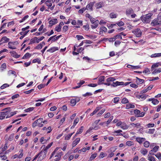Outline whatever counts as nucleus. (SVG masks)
Instances as JSON below:
<instances>
[{
  "mask_svg": "<svg viewBox=\"0 0 161 161\" xmlns=\"http://www.w3.org/2000/svg\"><path fill=\"white\" fill-rule=\"evenodd\" d=\"M2 112H0V119H4L6 116V119L11 117L10 116L11 111V108L8 107L3 109L2 110Z\"/></svg>",
  "mask_w": 161,
  "mask_h": 161,
  "instance_id": "obj_1",
  "label": "nucleus"
},
{
  "mask_svg": "<svg viewBox=\"0 0 161 161\" xmlns=\"http://www.w3.org/2000/svg\"><path fill=\"white\" fill-rule=\"evenodd\" d=\"M152 15V14L149 13L146 15H143L141 17V20L144 22L147 23H148L150 21L151 17Z\"/></svg>",
  "mask_w": 161,
  "mask_h": 161,
  "instance_id": "obj_2",
  "label": "nucleus"
},
{
  "mask_svg": "<svg viewBox=\"0 0 161 161\" xmlns=\"http://www.w3.org/2000/svg\"><path fill=\"white\" fill-rule=\"evenodd\" d=\"M132 33L136 35V37H140L142 35V32L139 29H136L132 31Z\"/></svg>",
  "mask_w": 161,
  "mask_h": 161,
  "instance_id": "obj_3",
  "label": "nucleus"
},
{
  "mask_svg": "<svg viewBox=\"0 0 161 161\" xmlns=\"http://www.w3.org/2000/svg\"><path fill=\"white\" fill-rule=\"evenodd\" d=\"M47 152V150L45 149H43L39 153V154H40V156H39L38 158V159L40 158L43 159L46 156V155Z\"/></svg>",
  "mask_w": 161,
  "mask_h": 161,
  "instance_id": "obj_4",
  "label": "nucleus"
},
{
  "mask_svg": "<svg viewBox=\"0 0 161 161\" xmlns=\"http://www.w3.org/2000/svg\"><path fill=\"white\" fill-rule=\"evenodd\" d=\"M159 19L158 18H156L153 19L151 23V25L153 26H155L157 25H161V21H158Z\"/></svg>",
  "mask_w": 161,
  "mask_h": 161,
  "instance_id": "obj_5",
  "label": "nucleus"
},
{
  "mask_svg": "<svg viewBox=\"0 0 161 161\" xmlns=\"http://www.w3.org/2000/svg\"><path fill=\"white\" fill-rule=\"evenodd\" d=\"M115 80V78L114 77H110L107 79L106 81L107 82L103 83V84L107 86H110V85H111L112 84H111V82H113Z\"/></svg>",
  "mask_w": 161,
  "mask_h": 161,
  "instance_id": "obj_6",
  "label": "nucleus"
},
{
  "mask_svg": "<svg viewBox=\"0 0 161 161\" xmlns=\"http://www.w3.org/2000/svg\"><path fill=\"white\" fill-rule=\"evenodd\" d=\"M42 118H39L36 120L32 124V127L34 128L36 126H37L38 124L42 123Z\"/></svg>",
  "mask_w": 161,
  "mask_h": 161,
  "instance_id": "obj_7",
  "label": "nucleus"
},
{
  "mask_svg": "<svg viewBox=\"0 0 161 161\" xmlns=\"http://www.w3.org/2000/svg\"><path fill=\"white\" fill-rule=\"evenodd\" d=\"M159 147L158 146H156L154 147L152 150L149 151V153L150 155H154V153L156 152L158 150Z\"/></svg>",
  "mask_w": 161,
  "mask_h": 161,
  "instance_id": "obj_8",
  "label": "nucleus"
},
{
  "mask_svg": "<svg viewBox=\"0 0 161 161\" xmlns=\"http://www.w3.org/2000/svg\"><path fill=\"white\" fill-rule=\"evenodd\" d=\"M9 40V39L5 36H3L0 40V42H1L0 45L3 44V43H6L8 42Z\"/></svg>",
  "mask_w": 161,
  "mask_h": 161,
  "instance_id": "obj_9",
  "label": "nucleus"
},
{
  "mask_svg": "<svg viewBox=\"0 0 161 161\" xmlns=\"http://www.w3.org/2000/svg\"><path fill=\"white\" fill-rule=\"evenodd\" d=\"M94 4V2H90L89 4H88L86 7V9L88 10L91 9V10H93L92 7Z\"/></svg>",
  "mask_w": 161,
  "mask_h": 161,
  "instance_id": "obj_10",
  "label": "nucleus"
},
{
  "mask_svg": "<svg viewBox=\"0 0 161 161\" xmlns=\"http://www.w3.org/2000/svg\"><path fill=\"white\" fill-rule=\"evenodd\" d=\"M63 155V153L61 151L58 153L55 156V157H58V158H55L54 161H58L61 158V156Z\"/></svg>",
  "mask_w": 161,
  "mask_h": 161,
  "instance_id": "obj_11",
  "label": "nucleus"
},
{
  "mask_svg": "<svg viewBox=\"0 0 161 161\" xmlns=\"http://www.w3.org/2000/svg\"><path fill=\"white\" fill-rule=\"evenodd\" d=\"M123 84L124 82H119L117 81L115 82H113V83L111 84V86L113 87H116L118 86L122 85Z\"/></svg>",
  "mask_w": 161,
  "mask_h": 161,
  "instance_id": "obj_12",
  "label": "nucleus"
},
{
  "mask_svg": "<svg viewBox=\"0 0 161 161\" xmlns=\"http://www.w3.org/2000/svg\"><path fill=\"white\" fill-rule=\"evenodd\" d=\"M134 11L133 9L131 8H128L126 11V14L127 15H130L133 13Z\"/></svg>",
  "mask_w": 161,
  "mask_h": 161,
  "instance_id": "obj_13",
  "label": "nucleus"
},
{
  "mask_svg": "<svg viewBox=\"0 0 161 161\" xmlns=\"http://www.w3.org/2000/svg\"><path fill=\"white\" fill-rule=\"evenodd\" d=\"M10 53L12 56L16 58H19L20 56V55H18L16 52L14 51H11Z\"/></svg>",
  "mask_w": 161,
  "mask_h": 161,
  "instance_id": "obj_14",
  "label": "nucleus"
},
{
  "mask_svg": "<svg viewBox=\"0 0 161 161\" xmlns=\"http://www.w3.org/2000/svg\"><path fill=\"white\" fill-rule=\"evenodd\" d=\"M148 101H152V103L154 105L158 104L159 103V101L156 99L154 98H150L148 100Z\"/></svg>",
  "mask_w": 161,
  "mask_h": 161,
  "instance_id": "obj_15",
  "label": "nucleus"
},
{
  "mask_svg": "<svg viewBox=\"0 0 161 161\" xmlns=\"http://www.w3.org/2000/svg\"><path fill=\"white\" fill-rule=\"evenodd\" d=\"M136 140L140 144H141L145 141V139L142 137H137L136 138Z\"/></svg>",
  "mask_w": 161,
  "mask_h": 161,
  "instance_id": "obj_16",
  "label": "nucleus"
},
{
  "mask_svg": "<svg viewBox=\"0 0 161 161\" xmlns=\"http://www.w3.org/2000/svg\"><path fill=\"white\" fill-rule=\"evenodd\" d=\"M58 50V47H51L50 49H48L47 51V52H50V53H53L54 51Z\"/></svg>",
  "mask_w": 161,
  "mask_h": 161,
  "instance_id": "obj_17",
  "label": "nucleus"
},
{
  "mask_svg": "<svg viewBox=\"0 0 161 161\" xmlns=\"http://www.w3.org/2000/svg\"><path fill=\"white\" fill-rule=\"evenodd\" d=\"M129 126L128 125H127L125 123H122L121 125V128L123 130H126L129 128Z\"/></svg>",
  "mask_w": 161,
  "mask_h": 161,
  "instance_id": "obj_18",
  "label": "nucleus"
},
{
  "mask_svg": "<svg viewBox=\"0 0 161 161\" xmlns=\"http://www.w3.org/2000/svg\"><path fill=\"white\" fill-rule=\"evenodd\" d=\"M57 23V19H53L50 20L49 23L50 24H51L52 25H55Z\"/></svg>",
  "mask_w": 161,
  "mask_h": 161,
  "instance_id": "obj_19",
  "label": "nucleus"
},
{
  "mask_svg": "<svg viewBox=\"0 0 161 161\" xmlns=\"http://www.w3.org/2000/svg\"><path fill=\"white\" fill-rule=\"evenodd\" d=\"M80 141V138H77L75 141L73 142L72 144V147H73L75 146L79 143Z\"/></svg>",
  "mask_w": 161,
  "mask_h": 161,
  "instance_id": "obj_20",
  "label": "nucleus"
},
{
  "mask_svg": "<svg viewBox=\"0 0 161 161\" xmlns=\"http://www.w3.org/2000/svg\"><path fill=\"white\" fill-rule=\"evenodd\" d=\"M101 108V107H97L95 110L93 111V112L92 113L90 114V115L91 116H93V115L96 113L98 111L100 110Z\"/></svg>",
  "mask_w": 161,
  "mask_h": 161,
  "instance_id": "obj_21",
  "label": "nucleus"
},
{
  "mask_svg": "<svg viewBox=\"0 0 161 161\" xmlns=\"http://www.w3.org/2000/svg\"><path fill=\"white\" fill-rule=\"evenodd\" d=\"M150 57L152 58L159 57H161V53H155L153 54Z\"/></svg>",
  "mask_w": 161,
  "mask_h": 161,
  "instance_id": "obj_22",
  "label": "nucleus"
},
{
  "mask_svg": "<svg viewBox=\"0 0 161 161\" xmlns=\"http://www.w3.org/2000/svg\"><path fill=\"white\" fill-rule=\"evenodd\" d=\"M135 107V106L134 105L129 103L126 105L125 108L126 109H128L131 108H134Z\"/></svg>",
  "mask_w": 161,
  "mask_h": 161,
  "instance_id": "obj_23",
  "label": "nucleus"
},
{
  "mask_svg": "<svg viewBox=\"0 0 161 161\" xmlns=\"http://www.w3.org/2000/svg\"><path fill=\"white\" fill-rule=\"evenodd\" d=\"M136 79L137 80H136V82L138 85L141 84L143 83L144 82V80L143 79H141L139 78H138L137 77H136Z\"/></svg>",
  "mask_w": 161,
  "mask_h": 161,
  "instance_id": "obj_24",
  "label": "nucleus"
},
{
  "mask_svg": "<svg viewBox=\"0 0 161 161\" xmlns=\"http://www.w3.org/2000/svg\"><path fill=\"white\" fill-rule=\"evenodd\" d=\"M122 131L121 130H117L115 131L113 133H116L118 134L116 135V136H123V134L122 133H121V132H122Z\"/></svg>",
  "mask_w": 161,
  "mask_h": 161,
  "instance_id": "obj_25",
  "label": "nucleus"
},
{
  "mask_svg": "<svg viewBox=\"0 0 161 161\" xmlns=\"http://www.w3.org/2000/svg\"><path fill=\"white\" fill-rule=\"evenodd\" d=\"M147 150L144 148H142L141 150V153L143 155H145L147 153Z\"/></svg>",
  "mask_w": 161,
  "mask_h": 161,
  "instance_id": "obj_26",
  "label": "nucleus"
},
{
  "mask_svg": "<svg viewBox=\"0 0 161 161\" xmlns=\"http://www.w3.org/2000/svg\"><path fill=\"white\" fill-rule=\"evenodd\" d=\"M60 148V147H56L54 150L53 152L51 154L50 157V159L53 156V155L55 154V153Z\"/></svg>",
  "mask_w": 161,
  "mask_h": 161,
  "instance_id": "obj_27",
  "label": "nucleus"
},
{
  "mask_svg": "<svg viewBox=\"0 0 161 161\" xmlns=\"http://www.w3.org/2000/svg\"><path fill=\"white\" fill-rule=\"evenodd\" d=\"M31 56V54L28 53H26L23 57L22 58L23 59H27L29 58Z\"/></svg>",
  "mask_w": 161,
  "mask_h": 161,
  "instance_id": "obj_28",
  "label": "nucleus"
},
{
  "mask_svg": "<svg viewBox=\"0 0 161 161\" xmlns=\"http://www.w3.org/2000/svg\"><path fill=\"white\" fill-rule=\"evenodd\" d=\"M103 3L102 2H100L96 4V8H99L102 7Z\"/></svg>",
  "mask_w": 161,
  "mask_h": 161,
  "instance_id": "obj_29",
  "label": "nucleus"
},
{
  "mask_svg": "<svg viewBox=\"0 0 161 161\" xmlns=\"http://www.w3.org/2000/svg\"><path fill=\"white\" fill-rule=\"evenodd\" d=\"M74 133V132H73V133L69 134L67 135L66 136H65V140H69L70 138L72 135Z\"/></svg>",
  "mask_w": 161,
  "mask_h": 161,
  "instance_id": "obj_30",
  "label": "nucleus"
},
{
  "mask_svg": "<svg viewBox=\"0 0 161 161\" xmlns=\"http://www.w3.org/2000/svg\"><path fill=\"white\" fill-rule=\"evenodd\" d=\"M76 101L75 99H71L70 102V105L72 106H75L76 104Z\"/></svg>",
  "mask_w": 161,
  "mask_h": 161,
  "instance_id": "obj_31",
  "label": "nucleus"
},
{
  "mask_svg": "<svg viewBox=\"0 0 161 161\" xmlns=\"http://www.w3.org/2000/svg\"><path fill=\"white\" fill-rule=\"evenodd\" d=\"M37 62L38 64H40L41 63V60L39 58H36L34 59L32 61V63H33Z\"/></svg>",
  "mask_w": 161,
  "mask_h": 161,
  "instance_id": "obj_32",
  "label": "nucleus"
},
{
  "mask_svg": "<svg viewBox=\"0 0 161 161\" xmlns=\"http://www.w3.org/2000/svg\"><path fill=\"white\" fill-rule=\"evenodd\" d=\"M109 16L111 18H115L117 17V14L114 13H111L110 14Z\"/></svg>",
  "mask_w": 161,
  "mask_h": 161,
  "instance_id": "obj_33",
  "label": "nucleus"
},
{
  "mask_svg": "<svg viewBox=\"0 0 161 161\" xmlns=\"http://www.w3.org/2000/svg\"><path fill=\"white\" fill-rule=\"evenodd\" d=\"M62 27L59 25L56 26L55 28V31H56L58 32H59L61 31V28Z\"/></svg>",
  "mask_w": 161,
  "mask_h": 161,
  "instance_id": "obj_34",
  "label": "nucleus"
},
{
  "mask_svg": "<svg viewBox=\"0 0 161 161\" xmlns=\"http://www.w3.org/2000/svg\"><path fill=\"white\" fill-rule=\"evenodd\" d=\"M155 130L154 129H149L148 131H146V132L148 134H153L154 133Z\"/></svg>",
  "mask_w": 161,
  "mask_h": 161,
  "instance_id": "obj_35",
  "label": "nucleus"
},
{
  "mask_svg": "<svg viewBox=\"0 0 161 161\" xmlns=\"http://www.w3.org/2000/svg\"><path fill=\"white\" fill-rule=\"evenodd\" d=\"M159 65H161V63L158 62L153 64L152 66V68H154L157 67Z\"/></svg>",
  "mask_w": 161,
  "mask_h": 161,
  "instance_id": "obj_36",
  "label": "nucleus"
},
{
  "mask_svg": "<svg viewBox=\"0 0 161 161\" xmlns=\"http://www.w3.org/2000/svg\"><path fill=\"white\" fill-rule=\"evenodd\" d=\"M161 72V68H159L158 69H157L155 70L152 73L153 74H155L158 73H160Z\"/></svg>",
  "mask_w": 161,
  "mask_h": 161,
  "instance_id": "obj_37",
  "label": "nucleus"
},
{
  "mask_svg": "<svg viewBox=\"0 0 161 161\" xmlns=\"http://www.w3.org/2000/svg\"><path fill=\"white\" fill-rule=\"evenodd\" d=\"M83 128L84 127L83 126H81L79 130H78L76 133V134H81L83 131Z\"/></svg>",
  "mask_w": 161,
  "mask_h": 161,
  "instance_id": "obj_38",
  "label": "nucleus"
},
{
  "mask_svg": "<svg viewBox=\"0 0 161 161\" xmlns=\"http://www.w3.org/2000/svg\"><path fill=\"white\" fill-rule=\"evenodd\" d=\"M97 154L94 153L91 155L90 158V160L91 161L92 160L94 159L97 156Z\"/></svg>",
  "mask_w": 161,
  "mask_h": 161,
  "instance_id": "obj_39",
  "label": "nucleus"
},
{
  "mask_svg": "<svg viewBox=\"0 0 161 161\" xmlns=\"http://www.w3.org/2000/svg\"><path fill=\"white\" fill-rule=\"evenodd\" d=\"M148 160L150 161H156L154 158L153 157L150 156L149 155H148Z\"/></svg>",
  "mask_w": 161,
  "mask_h": 161,
  "instance_id": "obj_40",
  "label": "nucleus"
},
{
  "mask_svg": "<svg viewBox=\"0 0 161 161\" xmlns=\"http://www.w3.org/2000/svg\"><path fill=\"white\" fill-rule=\"evenodd\" d=\"M129 102L128 100L127 99L125 98L122 99L121 103L123 104H125L128 103Z\"/></svg>",
  "mask_w": 161,
  "mask_h": 161,
  "instance_id": "obj_41",
  "label": "nucleus"
},
{
  "mask_svg": "<svg viewBox=\"0 0 161 161\" xmlns=\"http://www.w3.org/2000/svg\"><path fill=\"white\" fill-rule=\"evenodd\" d=\"M14 42H9L8 43V48H9L12 49H15L16 48L13 47L11 46V44H14Z\"/></svg>",
  "mask_w": 161,
  "mask_h": 161,
  "instance_id": "obj_42",
  "label": "nucleus"
},
{
  "mask_svg": "<svg viewBox=\"0 0 161 161\" xmlns=\"http://www.w3.org/2000/svg\"><path fill=\"white\" fill-rule=\"evenodd\" d=\"M42 47V45L41 43H40L35 48V49H41Z\"/></svg>",
  "mask_w": 161,
  "mask_h": 161,
  "instance_id": "obj_43",
  "label": "nucleus"
},
{
  "mask_svg": "<svg viewBox=\"0 0 161 161\" xmlns=\"http://www.w3.org/2000/svg\"><path fill=\"white\" fill-rule=\"evenodd\" d=\"M29 31V30H28L25 32H23V31L20 32L19 33V34L21 35H22L24 36H25V35H26L28 33Z\"/></svg>",
  "mask_w": 161,
  "mask_h": 161,
  "instance_id": "obj_44",
  "label": "nucleus"
},
{
  "mask_svg": "<svg viewBox=\"0 0 161 161\" xmlns=\"http://www.w3.org/2000/svg\"><path fill=\"white\" fill-rule=\"evenodd\" d=\"M155 156L159 160H161V153H158L155 155Z\"/></svg>",
  "mask_w": 161,
  "mask_h": 161,
  "instance_id": "obj_45",
  "label": "nucleus"
},
{
  "mask_svg": "<svg viewBox=\"0 0 161 161\" xmlns=\"http://www.w3.org/2000/svg\"><path fill=\"white\" fill-rule=\"evenodd\" d=\"M8 74H13V75H14L16 77L17 76L16 75V72L15 71H13V70H9L8 72Z\"/></svg>",
  "mask_w": 161,
  "mask_h": 161,
  "instance_id": "obj_46",
  "label": "nucleus"
},
{
  "mask_svg": "<svg viewBox=\"0 0 161 161\" xmlns=\"http://www.w3.org/2000/svg\"><path fill=\"white\" fill-rule=\"evenodd\" d=\"M105 108H103L97 114V115L98 116H100L105 112Z\"/></svg>",
  "mask_w": 161,
  "mask_h": 161,
  "instance_id": "obj_47",
  "label": "nucleus"
},
{
  "mask_svg": "<svg viewBox=\"0 0 161 161\" xmlns=\"http://www.w3.org/2000/svg\"><path fill=\"white\" fill-rule=\"evenodd\" d=\"M104 80L105 76H101L98 78L99 81H101L102 82L104 81Z\"/></svg>",
  "mask_w": 161,
  "mask_h": 161,
  "instance_id": "obj_48",
  "label": "nucleus"
},
{
  "mask_svg": "<svg viewBox=\"0 0 161 161\" xmlns=\"http://www.w3.org/2000/svg\"><path fill=\"white\" fill-rule=\"evenodd\" d=\"M33 107H30L26 109L25 110V111L26 112H28L32 111L34 109Z\"/></svg>",
  "mask_w": 161,
  "mask_h": 161,
  "instance_id": "obj_49",
  "label": "nucleus"
},
{
  "mask_svg": "<svg viewBox=\"0 0 161 161\" xmlns=\"http://www.w3.org/2000/svg\"><path fill=\"white\" fill-rule=\"evenodd\" d=\"M126 145L129 146H130L133 145V142L130 141H128L126 142Z\"/></svg>",
  "mask_w": 161,
  "mask_h": 161,
  "instance_id": "obj_50",
  "label": "nucleus"
},
{
  "mask_svg": "<svg viewBox=\"0 0 161 161\" xmlns=\"http://www.w3.org/2000/svg\"><path fill=\"white\" fill-rule=\"evenodd\" d=\"M9 86V85L7 84H3L2 86L1 87V89H3L6 87H8Z\"/></svg>",
  "mask_w": 161,
  "mask_h": 161,
  "instance_id": "obj_51",
  "label": "nucleus"
},
{
  "mask_svg": "<svg viewBox=\"0 0 161 161\" xmlns=\"http://www.w3.org/2000/svg\"><path fill=\"white\" fill-rule=\"evenodd\" d=\"M149 146V143L148 141H146L144 143V146L145 147H148Z\"/></svg>",
  "mask_w": 161,
  "mask_h": 161,
  "instance_id": "obj_52",
  "label": "nucleus"
},
{
  "mask_svg": "<svg viewBox=\"0 0 161 161\" xmlns=\"http://www.w3.org/2000/svg\"><path fill=\"white\" fill-rule=\"evenodd\" d=\"M119 100V97H115L114 98V102L115 103H117Z\"/></svg>",
  "mask_w": 161,
  "mask_h": 161,
  "instance_id": "obj_53",
  "label": "nucleus"
},
{
  "mask_svg": "<svg viewBox=\"0 0 161 161\" xmlns=\"http://www.w3.org/2000/svg\"><path fill=\"white\" fill-rule=\"evenodd\" d=\"M113 116H111L110 117L108 120V121H107L106 123L107 125L109 124L110 122L112 121V120H113Z\"/></svg>",
  "mask_w": 161,
  "mask_h": 161,
  "instance_id": "obj_54",
  "label": "nucleus"
},
{
  "mask_svg": "<svg viewBox=\"0 0 161 161\" xmlns=\"http://www.w3.org/2000/svg\"><path fill=\"white\" fill-rule=\"evenodd\" d=\"M134 112L135 114L136 115V116L137 117V115H138V114L139 113H140V111L138 109H136L134 110Z\"/></svg>",
  "mask_w": 161,
  "mask_h": 161,
  "instance_id": "obj_55",
  "label": "nucleus"
},
{
  "mask_svg": "<svg viewBox=\"0 0 161 161\" xmlns=\"http://www.w3.org/2000/svg\"><path fill=\"white\" fill-rule=\"evenodd\" d=\"M8 148V144L6 143L4 145V147L2 148V151L3 152L5 151Z\"/></svg>",
  "mask_w": 161,
  "mask_h": 161,
  "instance_id": "obj_56",
  "label": "nucleus"
},
{
  "mask_svg": "<svg viewBox=\"0 0 161 161\" xmlns=\"http://www.w3.org/2000/svg\"><path fill=\"white\" fill-rule=\"evenodd\" d=\"M86 10V8H83L79 10L78 12L80 14H82L84 11Z\"/></svg>",
  "mask_w": 161,
  "mask_h": 161,
  "instance_id": "obj_57",
  "label": "nucleus"
},
{
  "mask_svg": "<svg viewBox=\"0 0 161 161\" xmlns=\"http://www.w3.org/2000/svg\"><path fill=\"white\" fill-rule=\"evenodd\" d=\"M117 147L116 146L111 147L110 149V151L113 152H114L116 150Z\"/></svg>",
  "mask_w": 161,
  "mask_h": 161,
  "instance_id": "obj_58",
  "label": "nucleus"
},
{
  "mask_svg": "<svg viewBox=\"0 0 161 161\" xmlns=\"http://www.w3.org/2000/svg\"><path fill=\"white\" fill-rule=\"evenodd\" d=\"M53 142H51L50 144H48L44 148L45 149L47 150L52 145Z\"/></svg>",
  "mask_w": 161,
  "mask_h": 161,
  "instance_id": "obj_59",
  "label": "nucleus"
},
{
  "mask_svg": "<svg viewBox=\"0 0 161 161\" xmlns=\"http://www.w3.org/2000/svg\"><path fill=\"white\" fill-rule=\"evenodd\" d=\"M79 121V119L78 118H76L74 120L73 125H75Z\"/></svg>",
  "mask_w": 161,
  "mask_h": 161,
  "instance_id": "obj_60",
  "label": "nucleus"
},
{
  "mask_svg": "<svg viewBox=\"0 0 161 161\" xmlns=\"http://www.w3.org/2000/svg\"><path fill=\"white\" fill-rule=\"evenodd\" d=\"M62 36L61 35H60L59 36H56V37L54 38H53L52 40L53 42H54L55 41L58 40L59 38H60Z\"/></svg>",
  "mask_w": 161,
  "mask_h": 161,
  "instance_id": "obj_61",
  "label": "nucleus"
},
{
  "mask_svg": "<svg viewBox=\"0 0 161 161\" xmlns=\"http://www.w3.org/2000/svg\"><path fill=\"white\" fill-rule=\"evenodd\" d=\"M116 39V38L115 37V36L113 37L110 38L108 39V41L109 42H112L114 41Z\"/></svg>",
  "mask_w": 161,
  "mask_h": 161,
  "instance_id": "obj_62",
  "label": "nucleus"
},
{
  "mask_svg": "<svg viewBox=\"0 0 161 161\" xmlns=\"http://www.w3.org/2000/svg\"><path fill=\"white\" fill-rule=\"evenodd\" d=\"M45 86V85L44 84H41L38 86V88L39 89H41L42 88H43Z\"/></svg>",
  "mask_w": 161,
  "mask_h": 161,
  "instance_id": "obj_63",
  "label": "nucleus"
},
{
  "mask_svg": "<svg viewBox=\"0 0 161 161\" xmlns=\"http://www.w3.org/2000/svg\"><path fill=\"white\" fill-rule=\"evenodd\" d=\"M14 134H11L9 136L8 140H9L10 141H12L14 138Z\"/></svg>",
  "mask_w": 161,
  "mask_h": 161,
  "instance_id": "obj_64",
  "label": "nucleus"
}]
</instances>
